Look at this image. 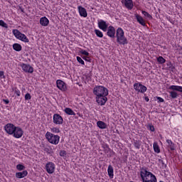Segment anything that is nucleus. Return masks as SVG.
Wrapping results in <instances>:
<instances>
[{"mask_svg":"<svg viewBox=\"0 0 182 182\" xmlns=\"http://www.w3.org/2000/svg\"><path fill=\"white\" fill-rule=\"evenodd\" d=\"M107 35L112 39L117 38V42L119 45H127L129 41L124 36V31L122 27H119L117 31L113 26H109L107 28Z\"/></svg>","mask_w":182,"mask_h":182,"instance_id":"nucleus-1","label":"nucleus"},{"mask_svg":"<svg viewBox=\"0 0 182 182\" xmlns=\"http://www.w3.org/2000/svg\"><path fill=\"white\" fill-rule=\"evenodd\" d=\"M93 93L95 97L96 102L99 106H105L107 102L109 90L102 85H97L93 89Z\"/></svg>","mask_w":182,"mask_h":182,"instance_id":"nucleus-2","label":"nucleus"},{"mask_svg":"<svg viewBox=\"0 0 182 182\" xmlns=\"http://www.w3.org/2000/svg\"><path fill=\"white\" fill-rule=\"evenodd\" d=\"M139 178L142 182H157V178L153 173L149 171L146 167H142L139 170Z\"/></svg>","mask_w":182,"mask_h":182,"instance_id":"nucleus-3","label":"nucleus"},{"mask_svg":"<svg viewBox=\"0 0 182 182\" xmlns=\"http://www.w3.org/2000/svg\"><path fill=\"white\" fill-rule=\"evenodd\" d=\"M46 139L48 140V143L54 144L55 146L59 144V141H60V136L59 135H55L50 132L46 133Z\"/></svg>","mask_w":182,"mask_h":182,"instance_id":"nucleus-4","label":"nucleus"},{"mask_svg":"<svg viewBox=\"0 0 182 182\" xmlns=\"http://www.w3.org/2000/svg\"><path fill=\"white\" fill-rule=\"evenodd\" d=\"M168 90H172L168 92L171 99H177L178 97V93L177 92L182 93V86L171 85L168 87Z\"/></svg>","mask_w":182,"mask_h":182,"instance_id":"nucleus-5","label":"nucleus"},{"mask_svg":"<svg viewBox=\"0 0 182 182\" xmlns=\"http://www.w3.org/2000/svg\"><path fill=\"white\" fill-rule=\"evenodd\" d=\"M13 33L16 39H19V41H21V42H25L26 43H28L29 42V39L28 38V37H26L25 34L21 33L19 30H13Z\"/></svg>","mask_w":182,"mask_h":182,"instance_id":"nucleus-6","label":"nucleus"},{"mask_svg":"<svg viewBox=\"0 0 182 182\" xmlns=\"http://www.w3.org/2000/svg\"><path fill=\"white\" fill-rule=\"evenodd\" d=\"M134 89L137 92V93L144 94L147 92V87L143 85L141 82H135L134 84Z\"/></svg>","mask_w":182,"mask_h":182,"instance_id":"nucleus-7","label":"nucleus"},{"mask_svg":"<svg viewBox=\"0 0 182 182\" xmlns=\"http://www.w3.org/2000/svg\"><path fill=\"white\" fill-rule=\"evenodd\" d=\"M55 168H56V166L53 162L50 161L46 164V170L48 174H53Z\"/></svg>","mask_w":182,"mask_h":182,"instance_id":"nucleus-8","label":"nucleus"},{"mask_svg":"<svg viewBox=\"0 0 182 182\" xmlns=\"http://www.w3.org/2000/svg\"><path fill=\"white\" fill-rule=\"evenodd\" d=\"M53 123L60 126L63 123V117L59 114H54L53 116Z\"/></svg>","mask_w":182,"mask_h":182,"instance_id":"nucleus-9","label":"nucleus"},{"mask_svg":"<svg viewBox=\"0 0 182 182\" xmlns=\"http://www.w3.org/2000/svg\"><path fill=\"white\" fill-rule=\"evenodd\" d=\"M16 128V126H15L14 124H6L4 126V130L6 132H7L8 134H14V132H15V129Z\"/></svg>","mask_w":182,"mask_h":182,"instance_id":"nucleus-10","label":"nucleus"},{"mask_svg":"<svg viewBox=\"0 0 182 182\" xmlns=\"http://www.w3.org/2000/svg\"><path fill=\"white\" fill-rule=\"evenodd\" d=\"M23 129H22V128L20 127H16L13 136L15 137V139H21V137L23 136Z\"/></svg>","mask_w":182,"mask_h":182,"instance_id":"nucleus-11","label":"nucleus"},{"mask_svg":"<svg viewBox=\"0 0 182 182\" xmlns=\"http://www.w3.org/2000/svg\"><path fill=\"white\" fill-rule=\"evenodd\" d=\"M98 28L101 29L103 32H107V28H109V24L105 21L101 19L98 21Z\"/></svg>","mask_w":182,"mask_h":182,"instance_id":"nucleus-12","label":"nucleus"},{"mask_svg":"<svg viewBox=\"0 0 182 182\" xmlns=\"http://www.w3.org/2000/svg\"><path fill=\"white\" fill-rule=\"evenodd\" d=\"M20 66L26 73H33V68L31 65L22 63Z\"/></svg>","mask_w":182,"mask_h":182,"instance_id":"nucleus-13","label":"nucleus"},{"mask_svg":"<svg viewBox=\"0 0 182 182\" xmlns=\"http://www.w3.org/2000/svg\"><path fill=\"white\" fill-rule=\"evenodd\" d=\"M56 85L58 89L62 90V92H65V90L68 89L66 87V83H65V82H63L62 80H57Z\"/></svg>","mask_w":182,"mask_h":182,"instance_id":"nucleus-14","label":"nucleus"},{"mask_svg":"<svg viewBox=\"0 0 182 182\" xmlns=\"http://www.w3.org/2000/svg\"><path fill=\"white\" fill-rule=\"evenodd\" d=\"M122 4H123L125 8H127V9H129V11H132V9H133L134 6V4H133V0H122Z\"/></svg>","mask_w":182,"mask_h":182,"instance_id":"nucleus-15","label":"nucleus"},{"mask_svg":"<svg viewBox=\"0 0 182 182\" xmlns=\"http://www.w3.org/2000/svg\"><path fill=\"white\" fill-rule=\"evenodd\" d=\"M77 9L80 16H82L83 18H87V11H86V9H85V7H82V6H78Z\"/></svg>","mask_w":182,"mask_h":182,"instance_id":"nucleus-16","label":"nucleus"},{"mask_svg":"<svg viewBox=\"0 0 182 182\" xmlns=\"http://www.w3.org/2000/svg\"><path fill=\"white\" fill-rule=\"evenodd\" d=\"M135 18L139 25H141V26H146V21L144 20V18H143V17H141V16L139 14H135Z\"/></svg>","mask_w":182,"mask_h":182,"instance_id":"nucleus-17","label":"nucleus"},{"mask_svg":"<svg viewBox=\"0 0 182 182\" xmlns=\"http://www.w3.org/2000/svg\"><path fill=\"white\" fill-rule=\"evenodd\" d=\"M28 176V171L24 170L21 172H16V178H25Z\"/></svg>","mask_w":182,"mask_h":182,"instance_id":"nucleus-18","label":"nucleus"},{"mask_svg":"<svg viewBox=\"0 0 182 182\" xmlns=\"http://www.w3.org/2000/svg\"><path fill=\"white\" fill-rule=\"evenodd\" d=\"M40 24L41 26H48L49 25V19L46 16L40 18Z\"/></svg>","mask_w":182,"mask_h":182,"instance_id":"nucleus-19","label":"nucleus"},{"mask_svg":"<svg viewBox=\"0 0 182 182\" xmlns=\"http://www.w3.org/2000/svg\"><path fill=\"white\" fill-rule=\"evenodd\" d=\"M107 173L109 178H113V177H114V170L113 169V166H112V165L108 166Z\"/></svg>","mask_w":182,"mask_h":182,"instance_id":"nucleus-20","label":"nucleus"},{"mask_svg":"<svg viewBox=\"0 0 182 182\" xmlns=\"http://www.w3.org/2000/svg\"><path fill=\"white\" fill-rule=\"evenodd\" d=\"M166 143L168 144V147L171 151H173V150H176V146L174 145V143H173V141L171 139H167Z\"/></svg>","mask_w":182,"mask_h":182,"instance_id":"nucleus-21","label":"nucleus"},{"mask_svg":"<svg viewBox=\"0 0 182 182\" xmlns=\"http://www.w3.org/2000/svg\"><path fill=\"white\" fill-rule=\"evenodd\" d=\"M153 149H154V151L155 153H156L157 154H159L161 151L160 150V146H159V143L157 142H154L153 144Z\"/></svg>","mask_w":182,"mask_h":182,"instance_id":"nucleus-22","label":"nucleus"},{"mask_svg":"<svg viewBox=\"0 0 182 182\" xmlns=\"http://www.w3.org/2000/svg\"><path fill=\"white\" fill-rule=\"evenodd\" d=\"M65 113L68 114L69 116H76V113L73 112V110L69 107H67L64 109Z\"/></svg>","mask_w":182,"mask_h":182,"instance_id":"nucleus-23","label":"nucleus"},{"mask_svg":"<svg viewBox=\"0 0 182 182\" xmlns=\"http://www.w3.org/2000/svg\"><path fill=\"white\" fill-rule=\"evenodd\" d=\"M97 127H99V129H106V127H107V124H106V123L105 122L102 121H98L97 122Z\"/></svg>","mask_w":182,"mask_h":182,"instance_id":"nucleus-24","label":"nucleus"},{"mask_svg":"<svg viewBox=\"0 0 182 182\" xmlns=\"http://www.w3.org/2000/svg\"><path fill=\"white\" fill-rule=\"evenodd\" d=\"M13 49L16 50V52H21V50H22V46L19 43H14L13 45Z\"/></svg>","mask_w":182,"mask_h":182,"instance_id":"nucleus-25","label":"nucleus"},{"mask_svg":"<svg viewBox=\"0 0 182 182\" xmlns=\"http://www.w3.org/2000/svg\"><path fill=\"white\" fill-rule=\"evenodd\" d=\"M156 60L159 65H164V63H166V60L164 59V58H163V56H159L156 58Z\"/></svg>","mask_w":182,"mask_h":182,"instance_id":"nucleus-26","label":"nucleus"},{"mask_svg":"<svg viewBox=\"0 0 182 182\" xmlns=\"http://www.w3.org/2000/svg\"><path fill=\"white\" fill-rule=\"evenodd\" d=\"M95 33L97 36V38H103V33L100 30L95 29Z\"/></svg>","mask_w":182,"mask_h":182,"instance_id":"nucleus-27","label":"nucleus"},{"mask_svg":"<svg viewBox=\"0 0 182 182\" xmlns=\"http://www.w3.org/2000/svg\"><path fill=\"white\" fill-rule=\"evenodd\" d=\"M13 92H14L15 95L19 97L21 96V90L18 89V87H15L12 88Z\"/></svg>","mask_w":182,"mask_h":182,"instance_id":"nucleus-28","label":"nucleus"},{"mask_svg":"<svg viewBox=\"0 0 182 182\" xmlns=\"http://www.w3.org/2000/svg\"><path fill=\"white\" fill-rule=\"evenodd\" d=\"M141 14H142V15L145 16L149 19H153V16L151 15H150V14H149L147 11H142Z\"/></svg>","mask_w":182,"mask_h":182,"instance_id":"nucleus-29","label":"nucleus"},{"mask_svg":"<svg viewBox=\"0 0 182 182\" xmlns=\"http://www.w3.org/2000/svg\"><path fill=\"white\" fill-rule=\"evenodd\" d=\"M134 146L135 148H136L138 150L140 149L141 146V141H135L134 142Z\"/></svg>","mask_w":182,"mask_h":182,"instance_id":"nucleus-30","label":"nucleus"},{"mask_svg":"<svg viewBox=\"0 0 182 182\" xmlns=\"http://www.w3.org/2000/svg\"><path fill=\"white\" fill-rule=\"evenodd\" d=\"M16 170H18V171H25V166H23V164H18L16 165Z\"/></svg>","mask_w":182,"mask_h":182,"instance_id":"nucleus-31","label":"nucleus"},{"mask_svg":"<svg viewBox=\"0 0 182 182\" xmlns=\"http://www.w3.org/2000/svg\"><path fill=\"white\" fill-rule=\"evenodd\" d=\"M146 127L150 132H156V129L152 124H149Z\"/></svg>","mask_w":182,"mask_h":182,"instance_id":"nucleus-32","label":"nucleus"},{"mask_svg":"<svg viewBox=\"0 0 182 182\" xmlns=\"http://www.w3.org/2000/svg\"><path fill=\"white\" fill-rule=\"evenodd\" d=\"M159 164H161V168H166V167H167V165L164 164V161L162 159H159Z\"/></svg>","mask_w":182,"mask_h":182,"instance_id":"nucleus-33","label":"nucleus"},{"mask_svg":"<svg viewBox=\"0 0 182 182\" xmlns=\"http://www.w3.org/2000/svg\"><path fill=\"white\" fill-rule=\"evenodd\" d=\"M0 26H2V28H8V24L4 21V20H0Z\"/></svg>","mask_w":182,"mask_h":182,"instance_id":"nucleus-34","label":"nucleus"},{"mask_svg":"<svg viewBox=\"0 0 182 182\" xmlns=\"http://www.w3.org/2000/svg\"><path fill=\"white\" fill-rule=\"evenodd\" d=\"M51 132L52 133H60V129H59L58 127H53L51 129Z\"/></svg>","mask_w":182,"mask_h":182,"instance_id":"nucleus-35","label":"nucleus"},{"mask_svg":"<svg viewBox=\"0 0 182 182\" xmlns=\"http://www.w3.org/2000/svg\"><path fill=\"white\" fill-rule=\"evenodd\" d=\"M44 151H46L47 154H52L53 153L52 149L49 147H46Z\"/></svg>","mask_w":182,"mask_h":182,"instance_id":"nucleus-36","label":"nucleus"},{"mask_svg":"<svg viewBox=\"0 0 182 182\" xmlns=\"http://www.w3.org/2000/svg\"><path fill=\"white\" fill-rule=\"evenodd\" d=\"M25 100H31L32 99V96H31V94L29 92H27L25 95Z\"/></svg>","mask_w":182,"mask_h":182,"instance_id":"nucleus-37","label":"nucleus"},{"mask_svg":"<svg viewBox=\"0 0 182 182\" xmlns=\"http://www.w3.org/2000/svg\"><path fill=\"white\" fill-rule=\"evenodd\" d=\"M67 154H68L66 153V151H65V150L60 151V157H66Z\"/></svg>","mask_w":182,"mask_h":182,"instance_id":"nucleus-38","label":"nucleus"},{"mask_svg":"<svg viewBox=\"0 0 182 182\" xmlns=\"http://www.w3.org/2000/svg\"><path fill=\"white\" fill-rule=\"evenodd\" d=\"M77 60L81 65H85V61L82 59V58L77 56Z\"/></svg>","mask_w":182,"mask_h":182,"instance_id":"nucleus-39","label":"nucleus"},{"mask_svg":"<svg viewBox=\"0 0 182 182\" xmlns=\"http://www.w3.org/2000/svg\"><path fill=\"white\" fill-rule=\"evenodd\" d=\"M6 77L5 76V71L0 70V79H5Z\"/></svg>","mask_w":182,"mask_h":182,"instance_id":"nucleus-40","label":"nucleus"},{"mask_svg":"<svg viewBox=\"0 0 182 182\" xmlns=\"http://www.w3.org/2000/svg\"><path fill=\"white\" fill-rule=\"evenodd\" d=\"M157 99V103H164V99L161 97H156Z\"/></svg>","mask_w":182,"mask_h":182,"instance_id":"nucleus-41","label":"nucleus"},{"mask_svg":"<svg viewBox=\"0 0 182 182\" xmlns=\"http://www.w3.org/2000/svg\"><path fill=\"white\" fill-rule=\"evenodd\" d=\"M81 55H85V56H89V52L86 51V50H81L80 51Z\"/></svg>","mask_w":182,"mask_h":182,"instance_id":"nucleus-42","label":"nucleus"},{"mask_svg":"<svg viewBox=\"0 0 182 182\" xmlns=\"http://www.w3.org/2000/svg\"><path fill=\"white\" fill-rule=\"evenodd\" d=\"M176 50L178 51L179 55H182V47L181 46H178Z\"/></svg>","mask_w":182,"mask_h":182,"instance_id":"nucleus-43","label":"nucleus"},{"mask_svg":"<svg viewBox=\"0 0 182 182\" xmlns=\"http://www.w3.org/2000/svg\"><path fill=\"white\" fill-rule=\"evenodd\" d=\"M3 102L5 103V105H9V100H3Z\"/></svg>","mask_w":182,"mask_h":182,"instance_id":"nucleus-44","label":"nucleus"},{"mask_svg":"<svg viewBox=\"0 0 182 182\" xmlns=\"http://www.w3.org/2000/svg\"><path fill=\"white\" fill-rule=\"evenodd\" d=\"M166 65L167 66H168V68H171V66H173V64H171V62H168Z\"/></svg>","mask_w":182,"mask_h":182,"instance_id":"nucleus-45","label":"nucleus"},{"mask_svg":"<svg viewBox=\"0 0 182 182\" xmlns=\"http://www.w3.org/2000/svg\"><path fill=\"white\" fill-rule=\"evenodd\" d=\"M149 100H150V99L149 98V97H145L146 102H149Z\"/></svg>","mask_w":182,"mask_h":182,"instance_id":"nucleus-46","label":"nucleus"},{"mask_svg":"<svg viewBox=\"0 0 182 182\" xmlns=\"http://www.w3.org/2000/svg\"><path fill=\"white\" fill-rule=\"evenodd\" d=\"M83 59H85V60H87V57H84Z\"/></svg>","mask_w":182,"mask_h":182,"instance_id":"nucleus-47","label":"nucleus"},{"mask_svg":"<svg viewBox=\"0 0 182 182\" xmlns=\"http://www.w3.org/2000/svg\"><path fill=\"white\" fill-rule=\"evenodd\" d=\"M180 1H181V2H182V0H180Z\"/></svg>","mask_w":182,"mask_h":182,"instance_id":"nucleus-48","label":"nucleus"}]
</instances>
